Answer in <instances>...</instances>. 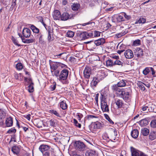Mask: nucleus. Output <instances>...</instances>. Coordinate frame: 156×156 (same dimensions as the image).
Returning <instances> with one entry per match:
<instances>
[{
  "mask_svg": "<svg viewBox=\"0 0 156 156\" xmlns=\"http://www.w3.org/2000/svg\"><path fill=\"white\" fill-rule=\"evenodd\" d=\"M149 107L147 106L144 105L141 109V112H144V113H147L148 112H150Z\"/></svg>",
  "mask_w": 156,
  "mask_h": 156,
  "instance_id": "obj_40",
  "label": "nucleus"
},
{
  "mask_svg": "<svg viewBox=\"0 0 156 156\" xmlns=\"http://www.w3.org/2000/svg\"><path fill=\"white\" fill-rule=\"evenodd\" d=\"M56 88V84L51 85L50 87V89L52 90H54Z\"/></svg>",
  "mask_w": 156,
  "mask_h": 156,
  "instance_id": "obj_63",
  "label": "nucleus"
},
{
  "mask_svg": "<svg viewBox=\"0 0 156 156\" xmlns=\"http://www.w3.org/2000/svg\"><path fill=\"white\" fill-rule=\"evenodd\" d=\"M76 149L80 151H83L84 150L85 147L84 144L80 141H76L75 143Z\"/></svg>",
  "mask_w": 156,
  "mask_h": 156,
  "instance_id": "obj_5",
  "label": "nucleus"
},
{
  "mask_svg": "<svg viewBox=\"0 0 156 156\" xmlns=\"http://www.w3.org/2000/svg\"><path fill=\"white\" fill-rule=\"evenodd\" d=\"M30 27L33 32L37 34L39 32V29L33 25H30Z\"/></svg>",
  "mask_w": 156,
  "mask_h": 156,
  "instance_id": "obj_32",
  "label": "nucleus"
},
{
  "mask_svg": "<svg viewBox=\"0 0 156 156\" xmlns=\"http://www.w3.org/2000/svg\"><path fill=\"white\" fill-rule=\"evenodd\" d=\"M119 108H117L115 109L114 110H112V111L114 114L116 115H119L120 114L121 111L119 109Z\"/></svg>",
  "mask_w": 156,
  "mask_h": 156,
  "instance_id": "obj_48",
  "label": "nucleus"
},
{
  "mask_svg": "<svg viewBox=\"0 0 156 156\" xmlns=\"http://www.w3.org/2000/svg\"><path fill=\"white\" fill-rule=\"evenodd\" d=\"M31 31L30 30L27 28H24L23 30L22 33L24 37L26 38H28L30 35Z\"/></svg>",
  "mask_w": 156,
  "mask_h": 156,
  "instance_id": "obj_14",
  "label": "nucleus"
},
{
  "mask_svg": "<svg viewBox=\"0 0 156 156\" xmlns=\"http://www.w3.org/2000/svg\"><path fill=\"white\" fill-rule=\"evenodd\" d=\"M73 123L74 124L75 126L78 127L79 128H80L81 127V125L75 119H73Z\"/></svg>",
  "mask_w": 156,
  "mask_h": 156,
  "instance_id": "obj_55",
  "label": "nucleus"
},
{
  "mask_svg": "<svg viewBox=\"0 0 156 156\" xmlns=\"http://www.w3.org/2000/svg\"><path fill=\"white\" fill-rule=\"evenodd\" d=\"M131 135L134 138L136 139L137 137L139 135V132L137 129H134L131 132Z\"/></svg>",
  "mask_w": 156,
  "mask_h": 156,
  "instance_id": "obj_28",
  "label": "nucleus"
},
{
  "mask_svg": "<svg viewBox=\"0 0 156 156\" xmlns=\"http://www.w3.org/2000/svg\"><path fill=\"white\" fill-rule=\"evenodd\" d=\"M74 34V32L71 31H68L66 33L67 36L69 37H73Z\"/></svg>",
  "mask_w": 156,
  "mask_h": 156,
  "instance_id": "obj_51",
  "label": "nucleus"
},
{
  "mask_svg": "<svg viewBox=\"0 0 156 156\" xmlns=\"http://www.w3.org/2000/svg\"><path fill=\"white\" fill-rule=\"evenodd\" d=\"M137 85L140 90L142 91H144L145 90L144 87V83L141 81H138L137 83Z\"/></svg>",
  "mask_w": 156,
  "mask_h": 156,
  "instance_id": "obj_34",
  "label": "nucleus"
},
{
  "mask_svg": "<svg viewBox=\"0 0 156 156\" xmlns=\"http://www.w3.org/2000/svg\"><path fill=\"white\" fill-rule=\"evenodd\" d=\"M126 85L125 80H122L119 82L116 86H117L118 87H122L125 86Z\"/></svg>",
  "mask_w": 156,
  "mask_h": 156,
  "instance_id": "obj_37",
  "label": "nucleus"
},
{
  "mask_svg": "<svg viewBox=\"0 0 156 156\" xmlns=\"http://www.w3.org/2000/svg\"><path fill=\"white\" fill-rule=\"evenodd\" d=\"M21 149V146H15L12 148V151L13 153L16 155L18 154L20 152Z\"/></svg>",
  "mask_w": 156,
  "mask_h": 156,
  "instance_id": "obj_18",
  "label": "nucleus"
},
{
  "mask_svg": "<svg viewBox=\"0 0 156 156\" xmlns=\"http://www.w3.org/2000/svg\"><path fill=\"white\" fill-rule=\"evenodd\" d=\"M16 131V130L14 128H12L8 130L7 131V133H15Z\"/></svg>",
  "mask_w": 156,
  "mask_h": 156,
  "instance_id": "obj_58",
  "label": "nucleus"
},
{
  "mask_svg": "<svg viewBox=\"0 0 156 156\" xmlns=\"http://www.w3.org/2000/svg\"><path fill=\"white\" fill-rule=\"evenodd\" d=\"M61 64L60 62H50L51 71H53L58 69V68L60 66Z\"/></svg>",
  "mask_w": 156,
  "mask_h": 156,
  "instance_id": "obj_7",
  "label": "nucleus"
},
{
  "mask_svg": "<svg viewBox=\"0 0 156 156\" xmlns=\"http://www.w3.org/2000/svg\"><path fill=\"white\" fill-rule=\"evenodd\" d=\"M112 89L113 90L116 91V93L118 96L122 97L123 96L124 91H123L122 89H120L118 87L116 84L112 86Z\"/></svg>",
  "mask_w": 156,
  "mask_h": 156,
  "instance_id": "obj_4",
  "label": "nucleus"
},
{
  "mask_svg": "<svg viewBox=\"0 0 156 156\" xmlns=\"http://www.w3.org/2000/svg\"><path fill=\"white\" fill-rule=\"evenodd\" d=\"M51 72L52 76H55L56 77H57V78L59 77L60 70L57 69L55 70H53V71H51Z\"/></svg>",
  "mask_w": 156,
  "mask_h": 156,
  "instance_id": "obj_33",
  "label": "nucleus"
},
{
  "mask_svg": "<svg viewBox=\"0 0 156 156\" xmlns=\"http://www.w3.org/2000/svg\"><path fill=\"white\" fill-rule=\"evenodd\" d=\"M100 80L98 79L96 77H94L92 82L91 84L94 86H95L97 83H98Z\"/></svg>",
  "mask_w": 156,
  "mask_h": 156,
  "instance_id": "obj_43",
  "label": "nucleus"
},
{
  "mask_svg": "<svg viewBox=\"0 0 156 156\" xmlns=\"http://www.w3.org/2000/svg\"><path fill=\"white\" fill-rule=\"evenodd\" d=\"M80 7L79 4H78L74 3L71 5V8L72 10L74 11H77Z\"/></svg>",
  "mask_w": 156,
  "mask_h": 156,
  "instance_id": "obj_38",
  "label": "nucleus"
},
{
  "mask_svg": "<svg viewBox=\"0 0 156 156\" xmlns=\"http://www.w3.org/2000/svg\"><path fill=\"white\" fill-rule=\"evenodd\" d=\"M128 91H125L123 93V95L122 96L124 100H126L129 99L130 97V93L131 92V89L130 87L128 89Z\"/></svg>",
  "mask_w": 156,
  "mask_h": 156,
  "instance_id": "obj_9",
  "label": "nucleus"
},
{
  "mask_svg": "<svg viewBox=\"0 0 156 156\" xmlns=\"http://www.w3.org/2000/svg\"><path fill=\"white\" fill-rule=\"evenodd\" d=\"M28 91L30 93L33 92L34 91V83L31 82L28 86Z\"/></svg>",
  "mask_w": 156,
  "mask_h": 156,
  "instance_id": "obj_41",
  "label": "nucleus"
},
{
  "mask_svg": "<svg viewBox=\"0 0 156 156\" xmlns=\"http://www.w3.org/2000/svg\"><path fill=\"white\" fill-rule=\"evenodd\" d=\"M12 40L14 44L18 46H20L21 45L18 44V40L16 38H14L13 37H12Z\"/></svg>",
  "mask_w": 156,
  "mask_h": 156,
  "instance_id": "obj_50",
  "label": "nucleus"
},
{
  "mask_svg": "<svg viewBox=\"0 0 156 156\" xmlns=\"http://www.w3.org/2000/svg\"><path fill=\"white\" fill-rule=\"evenodd\" d=\"M68 74L69 71L67 69H63L60 72L59 77L58 78V79L62 82L65 81L67 78Z\"/></svg>",
  "mask_w": 156,
  "mask_h": 156,
  "instance_id": "obj_3",
  "label": "nucleus"
},
{
  "mask_svg": "<svg viewBox=\"0 0 156 156\" xmlns=\"http://www.w3.org/2000/svg\"><path fill=\"white\" fill-rule=\"evenodd\" d=\"M105 76V72L103 71H100L98 72L96 77L98 78V79L101 81Z\"/></svg>",
  "mask_w": 156,
  "mask_h": 156,
  "instance_id": "obj_16",
  "label": "nucleus"
},
{
  "mask_svg": "<svg viewBox=\"0 0 156 156\" xmlns=\"http://www.w3.org/2000/svg\"><path fill=\"white\" fill-rule=\"evenodd\" d=\"M126 33H127L126 32H125V31H124L123 32H122L121 33H120L116 34L115 37L117 38H119V37H121L124 35Z\"/></svg>",
  "mask_w": 156,
  "mask_h": 156,
  "instance_id": "obj_54",
  "label": "nucleus"
},
{
  "mask_svg": "<svg viewBox=\"0 0 156 156\" xmlns=\"http://www.w3.org/2000/svg\"><path fill=\"white\" fill-rule=\"evenodd\" d=\"M122 14L123 17H124L126 19L129 20L130 18V16L129 15H127L125 13L123 12Z\"/></svg>",
  "mask_w": 156,
  "mask_h": 156,
  "instance_id": "obj_62",
  "label": "nucleus"
},
{
  "mask_svg": "<svg viewBox=\"0 0 156 156\" xmlns=\"http://www.w3.org/2000/svg\"><path fill=\"white\" fill-rule=\"evenodd\" d=\"M77 116H78V119L79 120H80L81 118L83 117V115L82 114L78 113Z\"/></svg>",
  "mask_w": 156,
  "mask_h": 156,
  "instance_id": "obj_64",
  "label": "nucleus"
},
{
  "mask_svg": "<svg viewBox=\"0 0 156 156\" xmlns=\"http://www.w3.org/2000/svg\"><path fill=\"white\" fill-rule=\"evenodd\" d=\"M53 17L55 20H59L61 18L60 12L58 10H55L53 13Z\"/></svg>",
  "mask_w": 156,
  "mask_h": 156,
  "instance_id": "obj_20",
  "label": "nucleus"
},
{
  "mask_svg": "<svg viewBox=\"0 0 156 156\" xmlns=\"http://www.w3.org/2000/svg\"><path fill=\"white\" fill-rule=\"evenodd\" d=\"M143 73L145 75L149 74L151 73L152 75H154L155 74V72L153 68L147 67L143 70Z\"/></svg>",
  "mask_w": 156,
  "mask_h": 156,
  "instance_id": "obj_6",
  "label": "nucleus"
},
{
  "mask_svg": "<svg viewBox=\"0 0 156 156\" xmlns=\"http://www.w3.org/2000/svg\"><path fill=\"white\" fill-rule=\"evenodd\" d=\"M124 55L125 57L128 59L131 58L133 56V54L132 51L129 49L126 50L124 52Z\"/></svg>",
  "mask_w": 156,
  "mask_h": 156,
  "instance_id": "obj_17",
  "label": "nucleus"
},
{
  "mask_svg": "<svg viewBox=\"0 0 156 156\" xmlns=\"http://www.w3.org/2000/svg\"><path fill=\"white\" fill-rule=\"evenodd\" d=\"M150 126L151 128H156V120L154 119L152 120L150 123Z\"/></svg>",
  "mask_w": 156,
  "mask_h": 156,
  "instance_id": "obj_47",
  "label": "nucleus"
},
{
  "mask_svg": "<svg viewBox=\"0 0 156 156\" xmlns=\"http://www.w3.org/2000/svg\"><path fill=\"white\" fill-rule=\"evenodd\" d=\"M140 44V41L138 39L135 41L133 42V45L135 46H137Z\"/></svg>",
  "mask_w": 156,
  "mask_h": 156,
  "instance_id": "obj_59",
  "label": "nucleus"
},
{
  "mask_svg": "<svg viewBox=\"0 0 156 156\" xmlns=\"http://www.w3.org/2000/svg\"><path fill=\"white\" fill-rule=\"evenodd\" d=\"M91 69L88 66H86L83 71V74L85 77L88 79L91 74Z\"/></svg>",
  "mask_w": 156,
  "mask_h": 156,
  "instance_id": "obj_8",
  "label": "nucleus"
},
{
  "mask_svg": "<svg viewBox=\"0 0 156 156\" xmlns=\"http://www.w3.org/2000/svg\"><path fill=\"white\" fill-rule=\"evenodd\" d=\"M105 42V40L104 38H100L94 41V43L97 46H99L104 44Z\"/></svg>",
  "mask_w": 156,
  "mask_h": 156,
  "instance_id": "obj_24",
  "label": "nucleus"
},
{
  "mask_svg": "<svg viewBox=\"0 0 156 156\" xmlns=\"http://www.w3.org/2000/svg\"><path fill=\"white\" fill-rule=\"evenodd\" d=\"M117 135V132L116 129H114L113 131L110 133L109 137L110 140L113 142H115L114 140L116 138V136Z\"/></svg>",
  "mask_w": 156,
  "mask_h": 156,
  "instance_id": "obj_11",
  "label": "nucleus"
},
{
  "mask_svg": "<svg viewBox=\"0 0 156 156\" xmlns=\"http://www.w3.org/2000/svg\"><path fill=\"white\" fill-rule=\"evenodd\" d=\"M101 107L103 112H109L108 106L107 105L106 98L101 94Z\"/></svg>",
  "mask_w": 156,
  "mask_h": 156,
  "instance_id": "obj_2",
  "label": "nucleus"
},
{
  "mask_svg": "<svg viewBox=\"0 0 156 156\" xmlns=\"http://www.w3.org/2000/svg\"><path fill=\"white\" fill-rule=\"evenodd\" d=\"M104 26H105V27L106 30L110 28L111 26V24L108 23H107L105 25H104Z\"/></svg>",
  "mask_w": 156,
  "mask_h": 156,
  "instance_id": "obj_61",
  "label": "nucleus"
},
{
  "mask_svg": "<svg viewBox=\"0 0 156 156\" xmlns=\"http://www.w3.org/2000/svg\"><path fill=\"white\" fill-rule=\"evenodd\" d=\"M134 55L138 57H141L143 55L142 49L139 48H137L134 51Z\"/></svg>",
  "mask_w": 156,
  "mask_h": 156,
  "instance_id": "obj_10",
  "label": "nucleus"
},
{
  "mask_svg": "<svg viewBox=\"0 0 156 156\" xmlns=\"http://www.w3.org/2000/svg\"><path fill=\"white\" fill-rule=\"evenodd\" d=\"M51 147L46 144H41L39 148V150L43 154L42 156H50V154L52 155V151L50 150Z\"/></svg>",
  "mask_w": 156,
  "mask_h": 156,
  "instance_id": "obj_1",
  "label": "nucleus"
},
{
  "mask_svg": "<svg viewBox=\"0 0 156 156\" xmlns=\"http://www.w3.org/2000/svg\"><path fill=\"white\" fill-rule=\"evenodd\" d=\"M49 112L52 114H53L58 117H61V116L59 113L56 110H49Z\"/></svg>",
  "mask_w": 156,
  "mask_h": 156,
  "instance_id": "obj_39",
  "label": "nucleus"
},
{
  "mask_svg": "<svg viewBox=\"0 0 156 156\" xmlns=\"http://www.w3.org/2000/svg\"><path fill=\"white\" fill-rule=\"evenodd\" d=\"M64 54V53H62L59 54V55H55V58H60L61 59H63L64 58L63 57H61V56L62 55H63Z\"/></svg>",
  "mask_w": 156,
  "mask_h": 156,
  "instance_id": "obj_60",
  "label": "nucleus"
},
{
  "mask_svg": "<svg viewBox=\"0 0 156 156\" xmlns=\"http://www.w3.org/2000/svg\"><path fill=\"white\" fill-rule=\"evenodd\" d=\"M72 18V15L67 12H64L62 15L60 19L62 20L66 21Z\"/></svg>",
  "mask_w": 156,
  "mask_h": 156,
  "instance_id": "obj_13",
  "label": "nucleus"
},
{
  "mask_svg": "<svg viewBox=\"0 0 156 156\" xmlns=\"http://www.w3.org/2000/svg\"><path fill=\"white\" fill-rule=\"evenodd\" d=\"M90 32L87 33L86 32H84L81 33L79 35L80 39L81 40H83L88 38L89 37H90Z\"/></svg>",
  "mask_w": 156,
  "mask_h": 156,
  "instance_id": "obj_15",
  "label": "nucleus"
},
{
  "mask_svg": "<svg viewBox=\"0 0 156 156\" xmlns=\"http://www.w3.org/2000/svg\"><path fill=\"white\" fill-rule=\"evenodd\" d=\"M101 32L97 30H94L90 32V37H97L100 36Z\"/></svg>",
  "mask_w": 156,
  "mask_h": 156,
  "instance_id": "obj_21",
  "label": "nucleus"
},
{
  "mask_svg": "<svg viewBox=\"0 0 156 156\" xmlns=\"http://www.w3.org/2000/svg\"><path fill=\"white\" fill-rule=\"evenodd\" d=\"M16 67L17 70H20L23 68V66L21 63L20 62L16 64Z\"/></svg>",
  "mask_w": 156,
  "mask_h": 156,
  "instance_id": "obj_46",
  "label": "nucleus"
},
{
  "mask_svg": "<svg viewBox=\"0 0 156 156\" xmlns=\"http://www.w3.org/2000/svg\"><path fill=\"white\" fill-rule=\"evenodd\" d=\"M149 139L151 140L156 139V130H152L150 132L149 136Z\"/></svg>",
  "mask_w": 156,
  "mask_h": 156,
  "instance_id": "obj_22",
  "label": "nucleus"
},
{
  "mask_svg": "<svg viewBox=\"0 0 156 156\" xmlns=\"http://www.w3.org/2000/svg\"><path fill=\"white\" fill-rule=\"evenodd\" d=\"M141 133L144 136H147L149 134V130L147 128H143L141 129Z\"/></svg>",
  "mask_w": 156,
  "mask_h": 156,
  "instance_id": "obj_27",
  "label": "nucleus"
},
{
  "mask_svg": "<svg viewBox=\"0 0 156 156\" xmlns=\"http://www.w3.org/2000/svg\"><path fill=\"white\" fill-rule=\"evenodd\" d=\"M119 59H116L115 61H114L113 65H118L121 66H122V65L123 64V62L120 61Z\"/></svg>",
  "mask_w": 156,
  "mask_h": 156,
  "instance_id": "obj_45",
  "label": "nucleus"
},
{
  "mask_svg": "<svg viewBox=\"0 0 156 156\" xmlns=\"http://www.w3.org/2000/svg\"><path fill=\"white\" fill-rule=\"evenodd\" d=\"M60 106L61 108L63 110H65L67 108V105L64 101H63L60 102Z\"/></svg>",
  "mask_w": 156,
  "mask_h": 156,
  "instance_id": "obj_35",
  "label": "nucleus"
},
{
  "mask_svg": "<svg viewBox=\"0 0 156 156\" xmlns=\"http://www.w3.org/2000/svg\"><path fill=\"white\" fill-rule=\"evenodd\" d=\"M5 115V113L3 109H0V119H2L4 117Z\"/></svg>",
  "mask_w": 156,
  "mask_h": 156,
  "instance_id": "obj_49",
  "label": "nucleus"
},
{
  "mask_svg": "<svg viewBox=\"0 0 156 156\" xmlns=\"http://www.w3.org/2000/svg\"><path fill=\"white\" fill-rule=\"evenodd\" d=\"M106 119L109 121V122L111 124H114V122L110 119L109 116L107 114H104Z\"/></svg>",
  "mask_w": 156,
  "mask_h": 156,
  "instance_id": "obj_56",
  "label": "nucleus"
},
{
  "mask_svg": "<svg viewBox=\"0 0 156 156\" xmlns=\"http://www.w3.org/2000/svg\"><path fill=\"white\" fill-rule=\"evenodd\" d=\"M86 156H96V152L93 150H89L87 151L86 153Z\"/></svg>",
  "mask_w": 156,
  "mask_h": 156,
  "instance_id": "obj_29",
  "label": "nucleus"
},
{
  "mask_svg": "<svg viewBox=\"0 0 156 156\" xmlns=\"http://www.w3.org/2000/svg\"><path fill=\"white\" fill-rule=\"evenodd\" d=\"M100 123L99 122H97L94 123L91 125V128L94 129H99L100 128Z\"/></svg>",
  "mask_w": 156,
  "mask_h": 156,
  "instance_id": "obj_36",
  "label": "nucleus"
},
{
  "mask_svg": "<svg viewBox=\"0 0 156 156\" xmlns=\"http://www.w3.org/2000/svg\"><path fill=\"white\" fill-rule=\"evenodd\" d=\"M5 124L7 127L12 126L13 125L12 118L10 117L7 118L5 121Z\"/></svg>",
  "mask_w": 156,
  "mask_h": 156,
  "instance_id": "obj_19",
  "label": "nucleus"
},
{
  "mask_svg": "<svg viewBox=\"0 0 156 156\" xmlns=\"http://www.w3.org/2000/svg\"><path fill=\"white\" fill-rule=\"evenodd\" d=\"M130 151L132 156H140L141 152L132 147H130Z\"/></svg>",
  "mask_w": 156,
  "mask_h": 156,
  "instance_id": "obj_12",
  "label": "nucleus"
},
{
  "mask_svg": "<svg viewBox=\"0 0 156 156\" xmlns=\"http://www.w3.org/2000/svg\"><path fill=\"white\" fill-rule=\"evenodd\" d=\"M115 103L118 108H121L123 105V102L122 100L117 99L115 100Z\"/></svg>",
  "mask_w": 156,
  "mask_h": 156,
  "instance_id": "obj_30",
  "label": "nucleus"
},
{
  "mask_svg": "<svg viewBox=\"0 0 156 156\" xmlns=\"http://www.w3.org/2000/svg\"><path fill=\"white\" fill-rule=\"evenodd\" d=\"M146 21V19L143 18H140V19L138 20V23H145Z\"/></svg>",
  "mask_w": 156,
  "mask_h": 156,
  "instance_id": "obj_57",
  "label": "nucleus"
},
{
  "mask_svg": "<svg viewBox=\"0 0 156 156\" xmlns=\"http://www.w3.org/2000/svg\"><path fill=\"white\" fill-rule=\"evenodd\" d=\"M16 0H12V5L10 8V9L11 10H12L13 9L15 8L16 6Z\"/></svg>",
  "mask_w": 156,
  "mask_h": 156,
  "instance_id": "obj_53",
  "label": "nucleus"
},
{
  "mask_svg": "<svg viewBox=\"0 0 156 156\" xmlns=\"http://www.w3.org/2000/svg\"><path fill=\"white\" fill-rule=\"evenodd\" d=\"M116 20L118 22H120L122 21H124V18L122 14V15H119L116 16L115 17Z\"/></svg>",
  "mask_w": 156,
  "mask_h": 156,
  "instance_id": "obj_31",
  "label": "nucleus"
},
{
  "mask_svg": "<svg viewBox=\"0 0 156 156\" xmlns=\"http://www.w3.org/2000/svg\"><path fill=\"white\" fill-rule=\"evenodd\" d=\"M148 124V120L146 118L142 119L139 121V124L141 126H146Z\"/></svg>",
  "mask_w": 156,
  "mask_h": 156,
  "instance_id": "obj_26",
  "label": "nucleus"
},
{
  "mask_svg": "<svg viewBox=\"0 0 156 156\" xmlns=\"http://www.w3.org/2000/svg\"><path fill=\"white\" fill-rule=\"evenodd\" d=\"M96 117L94 115H87L86 116L84 119V121L85 122L87 121V120H91L92 119L96 118Z\"/></svg>",
  "mask_w": 156,
  "mask_h": 156,
  "instance_id": "obj_42",
  "label": "nucleus"
},
{
  "mask_svg": "<svg viewBox=\"0 0 156 156\" xmlns=\"http://www.w3.org/2000/svg\"><path fill=\"white\" fill-rule=\"evenodd\" d=\"M39 38V42L41 43L44 42V40L43 38V35L41 33H39L38 35Z\"/></svg>",
  "mask_w": 156,
  "mask_h": 156,
  "instance_id": "obj_52",
  "label": "nucleus"
},
{
  "mask_svg": "<svg viewBox=\"0 0 156 156\" xmlns=\"http://www.w3.org/2000/svg\"><path fill=\"white\" fill-rule=\"evenodd\" d=\"M114 64V61L111 59H108L106 62V65L107 66H112Z\"/></svg>",
  "mask_w": 156,
  "mask_h": 156,
  "instance_id": "obj_44",
  "label": "nucleus"
},
{
  "mask_svg": "<svg viewBox=\"0 0 156 156\" xmlns=\"http://www.w3.org/2000/svg\"><path fill=\"white\" fill-rule=\"evenodd\" d=\"M14 76L15 79L20 81H22L23 79V76L21 73H15Z\"/></svg>",
  "mask_w": 156,
  "mask_h": 156,
  "instance_id": "obj_25",
  "label": "nucleus"
},
{
  "mask_svg": "<svg viewBox=\"0 0 156 156\" xmlns=\"http://www.w3.org/2000/svg\"><path fill=\"white\" fill-rule=\"evenodd\" d=\"M48 37L49 41H51L53 39V30L50 27L48 28Z\"/></svg>",
  "mask_w": 156,
  "mask_h": 156,
  "instance_id": "obj_23",
  "label": "nucleus"
}]
</instances>
